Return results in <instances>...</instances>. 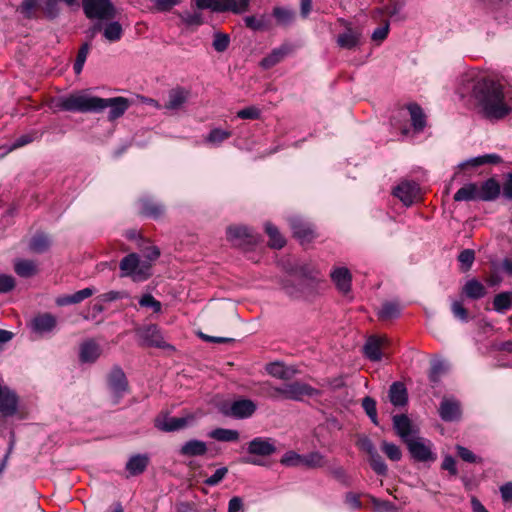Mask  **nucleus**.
<instances>
[{
    "label": "nucleus",
    "instance_id": "774afa93",
    "mask_svg": "<svg viewBox=\"0 0 512 512\" xmlns=\"http://www.w3.org/2000/svg\"><path fill=\"white\" fill-rule=\"evenodd\" d=\"M144 259L149 261L151 264L160 256V250L156 246H149L142 250Z\"/></svg>",
    "mask_w": 512,
    "mask_h": 512
},
{
    "label": "nucleus",
    "instance_id": "0eeeda50",
    "mask_svg": "<svg viewBox=\"0 0 512 512\" xmlns=\"http://www.w3.org/2000/svg\"><path fill=\"white\" fill-rule=\"evenodd\" d=\"M407 110L410 115L411 128L404 127L401 132L404 137H414L415 135L423 132L426 127V116L422 108L415 103L409 104L407 106Z\"/></svg>",
    "mask_w": 512,
    "mask_h": 512
},
{
    "label": "nucleus",
    "instance_id": "f3484780",
    "mask_svg": "<svg viewBox=\"0 0 512 512\" xmlns=\"http://www.w3.org/2000/svg\"><path fill=\"white\" fill-rule=\"evenodd\" d=\"M108 385L117 398L122 397L127 391L128 381L124 371L120 367L117 366L111 370L108 376Z\"/></svg>",
    "mask_w": 512,
    "mask_h": 512
},
{
    "label": "nucleus",
    "instance_id": "a19ab883",
    "mask_svg": "<svg viewBox=\"0 0 512 512\" xmlns=\"http://www.w3.org/2000/svg\"><path fill=\"white\" fill-rule=\"evenodd\" d=\"M50 244L51 241L47 235L37 234L31 239L29 247L36 253H43L48 250Z\"/></svg>",
    "mask_w": 512,
    "mask_h": 512
},
{
    "label": "nucleus",
    "instance_id": "ea45409f",
    "mask_svg": "<svg viewBox=\"0 0 512 512\" xmlns=\"http://www.w3.org/2000/svg\"><path fill=\"white\" fill-rule=\"evenodd\" d=\"M265 231L270 238L269 245L272 248L281 249L285 245L286 241H285L284 237L280 234V232L276 226H274L271 223H266Z\"/></svg>",
    "mask_w": 512,
    "mask_h": 512
},
{
    "label": "nucleus",
    "instance_id": "412c9836",
    "mask_svg": "<svg viewBox=\"0 0 512 512\" xmlns=\"http://www.w3.org/2000/svg\"><path fill=\"white\" fill-rule=\"evenodd\" d=\"M274 441L270 438L256 437L248 444V452L259 456H270L275 453Z\"/></svg>",
    "mask_w": 512,
    "mask_h": 512
},
{
    "label": "nucleus",
    "instance_id": "7c9ffc66",
    "mask_svg": "<svg viewBox=\"0 0 512 512\" xmlns=\"http://www.w3.org/2000/svg\"><path fill=\"white\" fill-rule=\"evenodd\" d=\"M462 293L469 299L478 300L487 294V289L477 279H470L462 287Z\"/></svg>",
    "mask_w": 512,
    "mask_h": 512
},
{
    "label": "nucleus",
    "instance_id": "b1692460",
    "mask_svg": "<svg viewBox=\"0 0 512 512\" xmlns=\"http://www.w3.org/2000/svg\"><path fill=\"white\" fill-rule=\"evenodd\" d=\"M57 324L56 317L49 313L37 315L31 321L33 331L39 334L51 332Z\"/></svg>",
    "mask_w": 512,
    "mask_h": 512
},
{
    "label": "nucleus",
    "instance_id": "052dcab7",
    "mask_svg": "<svg viewBox=\"0 0 512 512\" xmlns=\"http://www.w3.org/2000/svg\"><path fill=\"white\" fill-rule=\"evenodd\" d=\"M267 372L275 377V378H278V379H288V374L286 372V370L284 369V367L278 363H271L269 365H267V368H266Z\"/></svg>",
    "mask_w": 512,
    "mask_h": 512
},
{
    "label": "nucleus",
    "instance_id": "de8ad7c7",
    "mask_svg": "<svg viewBox=\"0 0 512 512\" xmlns=\"http://www.w3.org/2000/svg\"><path fill=\"white\" fill-rule=\"evenodd\" d=\"M302 459L303 455L298 454L294 451H288L282 456L280 462L282 465L285 466L297 467L302 466Z\"/></svg>",
    "mask_w": 512,
    "mask_h": 512
},
{
    "label": "nucleus",
    "instance_id": "3c124183",
    "mask_svg": "<svg viewBox=\"0 0 512 512\" xmlns=\"http://www.w3.org/2000/svg\"><path fill=\"white\" fill-rule=\"evenodd\" d=\"M456 451H457V454L458 456L465 462H468V463H481L482 462V458L476 456L471 450H469L468 448L464 447V446H461V445H456Z\"/></svg>",
    "mask_w": 512,
    "mask_h": 512
},
{
    "label": "nucleus",
    "instance_id": "6e6d98bb",
    "mask_svg": "<svg viewBox=\"0 0 512 512\" xmlns=\"http://www.w3.org/2000/svg\"><path fill=\"white\" fill-rule=\"evenodd\" d=\"M273 15L280 24L285 25L289 24L293 20L294 16L292 11L281 7L274 8Z\"/></svg>",
    "mask_w": 512,
    "mask_h": 512
},
{
    "label": "nucleus",
    "instance_id": "c756f323",
    "mask_svg": "<svg viewBox=\"0 0 512 512\" xmlns=\"http://www.w3.org/2000/svg\"><path fill=\"white\" fill-rule=\"evenodd\" d=\"M149 464V457L147 454L132 455L126 463V470L131 476L142 474Z\"/></svg>",
    "mask_w": 512,
    "mask_h": 512
},
{
    "label": "nucleus",
    "instance_id": "9d476101",
    "mask_svg": "<svg viewBox=\"0 0 512 512\" xmlns=\"http://www.w3.org/2000/svg\"><path fill=\"white\" fill-rule=\"evenodd\" d=\"M195 421V416L188 414L183 417L159 416L155 419V427L164 432L181 430Z\"/></svg>",
    "mask_w": 512,
    "mask_h": 512
},
{
    "label": "nucleus",
    "instance_id": "4be33fe9",
    "mask_svg": "<svg viewBox=\"0 0 512 512\" xmlns=\"http://www.w3.org/2000/svg\"><path fill=\"white\" fill-rule=\"evenodd\" d=\"M290 226L294 236L301 242H310L314 238V231L310 224L306 223L299 217L290 219Z\"/></svg>",
    "mask_w": 512,
    "mask_h": 512
},
{
    "label": "nucleus",
    "instance_id": "8fccbe9b",
    "mask_svg": "<svg viewBox=\"0 0 512 512\" xmlns=\"http://www.w3.org/2000/svg\"><path fill=\"white\" fill-rule=\"evenodd\" d=\"M139 305L142 307L151 308L155 313H160L162 309V304L160 301L156 300L151 294H144L140 300Z\"/></svg>",
    "mask_w": 512,
    "mask_h": 512
},
{
    "label": "nucleus",
    "instance_id": "6ab92c4d",
    "mask_svg": "<svg viewBox=\"0 0 512 512\" xmlns=\"http://www.w3.org/2000/svg\"><path fill=\"white\" fill-rule=\"evenodd\" d=\"M439 415L446 422L459 420L461 417L460 403L452 398H444L440 403Z\"/></svg>",
    "mask_w": 512,
    "mask_h": 512
},
{
    "label": "nucleus",
    "instance_id": "39448f33",
    "mask_svg": "<svg viewBox=\"0 0 512 512\" xmlns=\"http://www.w3.org/2000/svg\"><path fill=\"white\" fill-rule=\"evenodd\" d=\"M411 456L419 462L434 461L436 455L432 452V443L422 437L416 436L406 443Z\"/></svg>",
    "mask_w": 512,
    "mask_h": 512
},
{
    "label": "nucleus",
    "instance_id": "7ed1b4c3",
    "mask_svg": "<svg viewBox=\"0 0 512 512\" xmlns=\"http://www.w3.org/2000/svg\"><path fill=\"white\" fill-rule=\"evenodd\" d=\"M120 276L129 277L134 282L146 281L151 276L152 264L140 258L137 253H130L119 263Z\"/></svg>",
    "mask_w": 512,
    "mask_h": 512
},
{
    "label": "nucleus",
    "instance_id": "a18cd8bd",
    "mask_svg": "<svg viewBox=\"0 0 512 512\" xmlns=\"http://www.w3.org/2000/svg\"><path fill=\"white\" fill-rule=\"evenodd\" d=\"M369 462L372 469L378 475L385 476L387 474V465L385 464L384 460L382 459L378 452L369 456Z\"/></svg>",
    "mask_w": 512,
    "mask_h": 512
},
{
    "label": "nucleus",
    "instance_id": "680f3d73",
    "mask_svg": "<svg viewBox=\"0 0 512 512\" xmlns=\"http://www.w3.org/2000/svg\"><path fill=\"white\" fill-rule=\"evenodd\" d=\"M260 110L255 106L246 107L237 112V117L241 119H258L260 117Z\"/></svg>",
    "mask_w": 512,
    "mask_h": 512
},
{
    "label": "nucleus",
    "instance_id": "aec40b11",
    "mask_svg": "<svg viewBox=\"0 0 512 512\" xmlns=\"http://www.w3.org/2000/svg\"><path fill=\"white\" fill-rule=\"evenodd\" d=\"M139 213L150 218L157 219L165 212V206L150 196H144L139 200Z\"/></svg>",
    "mask_w": 512,
    "mask_h": 512
},
{
    "label": "nucleus",
    "instance_id": "423d86ee",
    "mask_svg": "<svg viewBox=\"0 0 512 512\" xmlns=\"http://www.w3.org/2000/svg\"><path fill=\"white\" fill-rule=\"evenodd\" d=\"M19 397L9 386L0 382V414L4 417L14 416L18 411Z\"/></svg>",
    "mask_w": 512,
    "mask_h": 512
},
{
    "label": "nucleus",
    "instance_id": "e433bc0d",
    "mask_svg": "<svg viewBox=\"0 0 512 512\" xmlns=\"http://www.w3.org/2000/svg\"><path fill=\"white\" fill-rule=\"evenodd\" d=\"M209 437L220 442H235L239 439V432L233 429L216 428L209 433Z\"/></svg>",
    "mask_w": 512,
    "mask_h": 512
},
{
    "label": "nucleus",
    "instance_id": "13d9d810",
    "mask_svg": "<svg viewBox=\"0 0 512 512\" xmlns=\"http://www.w3.org/2000/svg\"><path fill=\"white\" fill-rule=\"evenodd\" d=\"M458 260L465 270H469L475 260V253L472 249H464L460 252Z\"/></svg>",
    "mask_w": 512,
    "mask_h": 512
},
{
    "label": "nucleus",
    "instance_id": "e2e57ef3",
    "mask_svg": "<svg viewBox=\"0 0 512 512\" xmlns=\"http://www.w3.org/2000/svg\"><path fill=\"white\" fill-rule=\"evenodd\" d=\"M15 287V280L12 276L0 275V293H7Z\"/></svg>",
    "mask_w": 512,
    "mask_h": 512
},
{
    "label": "nucleus",
    "instance_id": "c9c22d12",
    "mask_svg": "<svg viewBox=\"0 0 512 512\" xmlns=\"http://www.w3.org/2000/svg\"><path fill=\"white\" fill-rule=\"evenodd\" d=\"M232 135V132L229 130H224L221 128H214L212 129L207 136L205 137V143H207L210 146L216 147L219 146L221 143H223L225 140L230 138Z\"/></svg>",
    "mask_w": 512,
    "mask_h": 512
},
{
    "label": "nucleus",
    "instance_id": "58836bf2",
    "mask_svg": "<svg viewBox=\"0 0 512 512\" xmlns=\"http://www.w3.org/2000/svg\"><path fill=\"white\" fill-rule=\"evenodd\" d=\"M327 464L324 455L319 452H311L303 455L302 466L310 469L322 468Z\"/></svg>",
    "mask_w": 512,
    "mask_h": 512
},
{
    "label": "nucleus",
    "instance_id": "c85d7f7f",
    "mask_svg": "<svg viewBox=\"0 0 512 512\" xmlns=\"http://www.w3.org/2000/svg\"><path fill=\"white\" fill-rule=\"evenodd\" d=\"M95 289L92 287H87L82 290H79L71 295H64L61 297H58L56 299V304L58 306H67L72 304H77L85 299L91 297L95 293Z\"/></svg>",
    "mask_w": 512,
    "mask_h": 512
},
{
    "label": "nucleus",
    "instance_id": "bf43d9fd",
    "mask_svg": "<svg viewBox=\"0 0 512 512\" xmlns=\"http://www.w3.org/2000/svg\"><path fill=\"white\" fill-rule=\"evenodd\" d=\"M228 469L226 467H221L217 469L213 475L208 477L204 483L208 486H216L218 485L227 475Z\"/></svg>",
    "mask_w": 512,
    "mask_h": 512
},
{
    "label": "nucleus",
    "instance_id": "dca6fc26",
    "mask_svg": "<svg viewBox=\"0 0 512 512\" xmlns=\"http://www.w3.org/2000/svg\"><path fill=\"white\" fill-rule=\"evenodd\" d=\"M90 31L92 35H95L97 32L101 31L103 37L108 42H117L122 38L123 35L122 25L117 21H111L105 23L104 25L100 23L95 24Z\"/></svg>",
    "mask_w": 512,
    "mask_h": 512
},
{
    "label": "nucleus",
    "instance_id": "5fc2aeb1",
    "mask_svg": "<svg viewBox=\"0 0 512 512\" xmlns=\"http://www.w3.org/2000/svg\"><path fill=\"white\" fill-rule=\"evenodd\" d=\"M229 43H230V38L227 34L216 33L214 35V40H213L212 45H213V48L217 52H224L228 48Z\"/></svg>",
    "mask_w": 512,
    "mask_h": 512
},
{
    "label": "nucleus",
    "instance_id": "cd10ccee",
    "mask_svg": "<svg viewBox=\"0 0 512 512\" xmlns=\"http://www.w3.org/2000/svg\"><path fill=\"white\" fill-rule=\"evenodd\" d=\"M290 51V46L287 44H283L280 47L273 49L269 55L264 57L260 62V66L263 69H270L279 62H281Z\"/></svg>",
    "mask_w": 512,
    "mask_h": 512
},
{
    "label": "nucleus",
    "instance_id": "4468645a",
    "mask_svg": "<svg viewBox=\"0 0 512 512\" xmlns=\"http://www.w3.org/2000/svg\"><path fill=\"white\" fill-rule=\"evenodd\" d=\"M190 97V91L176 87L168 92L167 101L163 105V108L169 112H178L182 110Z\"/></svg>",
    "mask_w": 512,
    "mask_h": 512
},
{
    "label": "nucleus",
    "instance_id": "9b49d317",
    "mask_svg": "<svg viewBox=\"0 0 512 512\" xmlns=\"http://www.w3.org/2000/svg\"><path fill=\"white\" fill-rule=\"evenodd\" d=\"M393 428L405 444L415 438L418 434V428L413 425L411 420L405 414L393 416Z\"/></svg>",
    "mask_w": 512,
    "mask_h": 512
},
{
    "label": "nucleus",
    "instance_id": "49530a36",
    "mask_svg": "<svg viewBox=\"0 0 512 512\" xmlns=\"http://www.w3.org/2000/svg\"><path fill=\"white\" fill-rule=\"evenodd\" d=\"M245 25L254 30L261 31L267 28L266 18L265 16L255 17V16H246L244 18Z\"/></svg>",
    "mask_w": 512,
    "mask_h": 512
},
{
    "label": "nucleus",
    "instance_id": "2f4dec72",
    "mask_svg": "<svg viewBox=\"0 0 512 512\" xmlns=\"http://www.w3.org/2000/svg\"><path fill=\"white\" fill-rule=\"evenodd\" d=\"M389 400L397 407L404 406L408 401V393L402 382H394L389 388Z\"/></svg>",
    "mask_w": 512,
    "mask_h": 512
},
{
    "label": "nucleus",
    "instance_id": "f03ea898",
    "mask_svg": "<svg viewBox=\"0 0 512 512\" xmlns=\"http://www.w3.org/2000/svg\"><path fill=\"white\" fill-rule=\"evenodd\" d=\"M55 107L62 111L80 113H100L109 109L108 119L113 121L124 115L130 107V101L122 96L105 99L76 92L57 99Z\"/></svg>",
    "mask_w": 512,
    "mask_h": 512
},
{
    "label": "nucleus",
    "instance_id": "a878e982",
    "mask_svg": "<svg viewBox=\"0 0 512 512\" xmlns=\"http://www.w3.org/2000/svg\"><path fill=\"white\" fill-rule=\"evenodd\" d=\"M500 191L501 187L499 183L495 179L490 178L478 186L479 200L493 201L498 198Z\"/></svg>",
    "mask_w": 512,
    "mask_h": 512
},
{
    "label": "nucleus",
    "instance_id": "603ef678",
    "mask_svg": "<svg viewBox=\"0 0 512 512\" xmlns=\"http://www.w3.org/2000/svg\"><path fill=\"white\" fill-rule=\"evenodd\" d=\"M180 19L182 22H184L186 25L192 26L196 25L199 26L203 23L202 15L198 12H189L184 11L179 14Z\"/></svg>",
    "mask_w": 512,
    "mask_h": 512
},
{
    "label": "nucleus",
    "instance_id": "393cba45",
    "mask_svg": "<svg viewBox=\"0 0 512 512\" xmlns=\"http://www.w3.org/2000/svg\"><path fill=\"white\" fill-rule=\"evenodd\" d=\"M208 448L204 441L191 439L186 441L179 449V455L183 457H197L206 454Z\"/></svg>",
    "mask_w": 512,
    "mask_h": 512
},
{
    "label": "nucleus",
    "instance_id": "37998d69",
    "mask_svg": "<svg viewBox=\"0 0 512 512\" xmlns=\"http://www.w3.org/2000/svg\"><path fill=\"white\" fill-rule=\"evenodd\" d=\"M284 385L280 387L273 386L270 382L261 384V393L271 399L277 400L283 398Z\"/></svg>",
    "mask_w": 512,
    "mask_h": 512
},
{
    "label": "nucleus",
    "instance_id": "79ce46f5",
    "mask_svg": "<svg viewBox=\"0 0 512 512\" xmlns=\"http://www.w3.org/2000/svg\"><path fill=\"white\" fill-rule=\"evenodd\" d=\"M400 314V307L395 302H386L382 305L378 312V316L382 320H388L398 317Z\"/></svg>",
    "mask_w": 512,
    "mask_h": 512
},
{
    "label": "nucleus",
    "instance_id": "f8f14e48",
    "mask_svg": "<svg viewBox=\"0 0 512 512\" xmlns=\"http://www.w3.org/2000/svg\"><path fill=\"white\" fill-rule=\"evenodd\" d=\"M387 344L388 339L384 336H370L363 346V353L370 361L378 362L382 359V351Z\"/></svg>",
    "mask_w": 512,
    "mask_h": 512
},
{
    "label": "nucleus",
    "instance_id": "f257e3e1",
    "mask_svg": "<svg viewBox=\"0 0 512 512\" xmlns=\"http://www.w3.org/2000/svg\"><path fill=\"white\" fill-rule=\"evenodd\" d=\"M457 93L469 97L477 113L488 121L512 117V87L497 76L470 69L459 77Z\"/></svg>",
    "mask_w": 512,
    "mask_h": 512
},
{
    "label": "nucleus",
    "instance_id": "4c0bfd02",
    "mask_svg": "<svg viewBox=\"0 0 512 512\" xmlns=\"http://www.w3.org/2000/svg\"><path fill=\"white\" fill-rule=\"evenodd\" d=\"M14 270L20 277H31L37 272L36 264L31 260L19 259L14 264Z\"/></svg>",
    "mask_w": 512,
    "mask_h": 512
},
{
    "label": "nucleus",
    "instance_id": "5701e85b",
    "mask_svg": "<svg viewBox=\"0 0 512 512\" xmlns=\"http://www.w3.org/2000/svg\"><path fill=\"white\" fill-rule=\"evenodd\" d=\"M101 354V348L94 340L89 339L80 345L79 358L82 363H93Z\"/></svg>",
    "mask_w": 512,
    "mask_h": 512
},
{
    "label": "nucleus",
    "instance_id": "2eb2a0df",
    "mask_svg": "<svg viewBox=\"0 0 512 512\" xmlns=\"http://www.w3.org/2000/svg\"><path fill=\"white\" fill-rule=\"evenodd\" d=\"M257 409L256 404L250 399H239L230 405V407L223 411L227 416L236 419H245L251 417Z\"/></svg>",
    "mask_w": 512,
    "mask_h": 512
},
{
    "label": "nucleus",
    "instance_id": "473e14b6",
    "mask_svg": "<svg viewBox=\"0 0 512 512\" xmlns=\"http://www.w3.org/2000/svg\"><path fill=\"white\" fill-rule=\"evenodd\" d=\"M359 41L360 34L351 28H348L346 31L338 35L336 40L338 46L344 49H352L356 47L359 44Z\"/></svg>",
    "mask_w": 512,
    "mask_h": 512
},
{
    "label": "nucleus",
    "instance_id": "f704fd0d",
    "mask_svg": "<svg viewBox=\"0 0 512 512\" xmlns=\"http://www.w3.org/2000/svg\"><path fill=\"white\" fill-rule=\"evenodd\" d=\"M455 201H472L479 200L478 185L475 183H469L461 187L454 194Z\"/></svg>",
    "mask_w": 512,
    "mask_h": 512
},
{
    "label": "nucleus",
    "instance_id": "1a4fd4ad",
    "mask_svg": "<svg viewBox=\"0 0 512 512\" xmlns=\"http://www.w3.org/2000/svg\"><path fill=\"white\" fill-rule=\"evenodd\" d=\"M420 188L414 181L401 180L392 191V194L398 198L405 206H411L419 197Z\"/></svg>",
    "mask_w": 512,
    "mask_h": 512
},
{
    "label": "nucleus",
    "instance_id": "72a5a7b5",
    "mask_svg": "<svg viewBox=\"0 0 512 512\" xmlns=\"http://www.w3.org/2000/svg\"><path fill=\"white\" fill-rule=\"evenodd\" d=\"M493 308L498 313H505L512 308V290L501 292L493 299Z\"/></svg>",
    "mask_w": 512,
    "mask_h": 512
},
{
    "label": "nucleus",
    "instance_id": "bb28decb",
    "mask_svg": "<svg viewBox=\"0 0 512 512\" xmlns=\"http://www.w3.org/2000/svg\"><path fill=\"white\" fill-rule=\"evenodd\" d=\"M331 278L340 292L346 294L350 291V289H351V274L347 268H345V267L335 268L331 272Z\"/></svg>",
    "mask_w": 512,
    "mask_h": 512
},
{
    "label": "nucleus",
    "instance_id": "864d4df0",
    "mask_svg": "<svg viewBox=\"0 0 512 512\" xmlns=\"http://www.w3.org/2000/svg\"><path fill=\"white\" fill-rule=\"evenodd\" d=\"M451 311L455 318L467 322L468 321V311L463 306V303L461 301L455 300L451 304Z\"/></svg>",
    "mask_w": 512,
    "mask_h": 512
},
{
    "label": "nucleus",
    "instance_id": "338daca9",
    "mask_svg": "<svg viewBox=\"0 0 512 512\" xmlns=\"http://www.w3.org/2000/svg\"><path fill=\"white\" fill-rule=\"evenodd\" d=\"M441 468L443 470L448 471L453 476L457 475V473H458V470H457V467H456V461L450 455H446L444 457L442 465H441Z\"/></svg>",
    "mask_w": 512,
    "mask_h": 512
},
{
    "label": "nucleus",
    "instance_id": "4d7b16f0",
    "mask_svg": "<svg viewBox=\"0 0 512 512\" xmlns=\"http://www.w3.org/2000/svg\"><path fill=\"white\" fill-rule=\"evenodd\" d=\"M403 9V4L398 1H391L384 6L383 9H380V13H384L389 17H396L400 14Z\"/></svg>",
    "mask_w": 512,
    "mask_h": 512
},
{
    "label": "nucleus",
    "instance_id": "a211bd4d",
    "mask_svg": "<svg viewBox=\"0 0 512 512\" xmlns=\"http://www.w3.org/2000/svg\"><path fill=\"white\" fill-rule=\"evenodd\" d=\"M137 334L145 346L158 348L164 347L165 342L156 325H148L146 327L137 329Z\"/></svg>",
    "mask_w": 512,
    "mask_h": 512
},
{
    "label": "nucleus",
    "instance_id": "69168bd1",
    "mask_svg": "<svg viewBox=\"0 0 512 512\" xmlns=\"http://www.w3.org/2000/svg\"><path fill=\"white\" fill-rule=\"evenodd\" d=\"M389 33V23L386 22L384 25L376 28L374 32L372 33V39L376 42H382L384 41Z\"/></svg>",
    "mask_w": 512,
    "mask_h": 512
},
{
    "label": "nucleus",
    "instance_id": "0e129e2a",
    "mask_svg": "<svg viewBox=\"0 0 512 512\" xmlns=\"http://www.w3.org/2000/svg\"><path fill=\"white\" fill-rule=\"evenodd\" d=\"M157 10L161 11V12H166V11H169L171 10L174 6L178 5L181 3L182 0H151Z\"/></svg>",
    "mask_w": 512,
    "mask_h": 512
},
{
    "label": "nucleus",
    "instance_id": "ddd939ff",
    "mask_svg": "<svg viewBox=\"0 0 512 512\" xmlns=\"http://www.w3.org/2000/svg\"><path fill=\"white\" fill-rule=\"evenodd\" d=\"M227 240L234 246L244 247L256 242L255 236L246 226H230L227 228Z\"/></svg>",
    "mask_w": 512,
    "mask_h": 512
},
{
    "label": "nucleus",
    "instance_id": "6e6552de",
    "mask_svg": "<svg viewBox=\"0 0 512 512\" xmlns=\"http://www.w3.org/2000/svg\"><path fill=\"white\" fill-rule=\"evenodd\" d=\"M320 391L303 382H290L284 384L283 399L302 401L305 396L313 397Z\"/></svg>",
    "mask_w": 512,
    "mask_h": 512
},
{
    "label": "nucleus",
    "instance_id": "09e8293b",
    "mask_svg": "<svg viewBox=\"0 0 512 512\" xmlns=\"http://www.w3.org/2000/svg\"><path fill=\"white\" fill-rule=\"evenodd\" d=\"M250 0H230L229 2L223 1L225 11H232L234 13H242L247 10Z\"/></svg>",
    "mask_w": 512,
    "mask_h": 512
},
{
    "label": "nucleus",
    "instance_id": "c03bdc74",
    "mask_svg": "<svg viewBox=\"0 0 512 512\" xmlns=\"http://www.w3.org/2000/svg\"><path fill=\"white\" fill-rule=\"evenodd\" d=\"M381 450L392 461H399L402 457V452L400 448L393 443L383 441L381 445Z\"/></svg>",
    "mask_w": 512,
    "mask_h": 512
},
{
    "label": "nucleus",
    "instance_id": "20e7f679",
    "mask_svg": "<svg viewBox=\"0 0 512 512\" xmlns=\"http://www.w3.org/2000/svg\"><path fill=\"white\" fill-rule=\"evenodd\" d=\"M83 10L90 19H113L116 10L110 0H83Z\"/></svg>",
    "mask_w": 512,
    "mask_h": 512
}]
</instances>
